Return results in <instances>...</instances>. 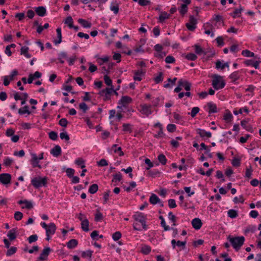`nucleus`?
<instances>
[{
  "label": "nucleus",
  "mask_w": 261,
  "mask_h": 261,
  "mask_svg": "<svg viewBox=\"0 0 261 261\" xmlns=\"http://www.w3.org/2000/svg\"><path fill=\"white\" fill-rule=\"evenodd\" d=\"M227 240L236 251H238L244 244L245 238L243 236L233 237L229 236L227 237Z\"/></svg>",
  "instance_id": "f257e3e1"
},
{
  "label": "nucleus",
  "mask_w": 261,
  "mask_h": 261,
  "mask_svg": "<svg viewBox=\"0 0 261 261\" xmlns=\"http://www.w3.org/2000/svg\"><path fill=\"white\" fill-rule=\"evenodd\" d=\"M212 77L213 78L212 85L215 89L218 90L225 87L226 83L223 79V76L218 74H213Z\"/></svg>",
  "instance_id": "f03ea898"
},
{
  "label": "nucleus",
  "mask_w": 261,
  "mask_h": 261,
  "mask_svg": "<svg viewBox=\"0 0 261 261\" xmlns=\"http://www.w3.org/2000/svg\"><path fill=\"white\" fill-rule=\"evenodd\" d=\"M47 177H44L42 178L40 176L34 177L31 180L32 185L36 189H38L42 186L46 187L47 181Z\"/></svg>",
  "instance_id": "7ed1b4c3"
},
{
  "label": "nucleus",
  "mask_w": 261,
  "mask_h": 261,
  "mask_svg": "<svg viewBox=\"0 0 261 261\" xmlns=\"http://www.w3.org/2000/svg\"><path fill=\"white\" fill-rule=\"evenodd\" d=\"M130 103V98L127 96H122L119 102L117 108L122 110V112L129 111V105Z\"/></svg>",
  "instance_id": "20e7f679"
},
{
  "label": "nucleus",
  "mask_w": 261,
  "mask_h": 261,
  "mask_svg": "<svg viewBox=\"0 0 261 261\" xmlns=\"http://www.w3.org/2000/svg\"><path fill=\"white\" fill-rule=\"evenodd\" d=\"M135 222L140 223L141 224L143 229L146 230L147 229L146 225V218L143 213L136 212L133 216Z\"/></svg>",
  "instance_id": "39448f33"
},
{
  "label": "nucleus",
  "mask_w": 261,
  "mask_h": 261,
  "mask_svg": "<svg viewBox=\"0 0 261 261\" xmlns=\"http://www.w3.org/2000/svg\"><path fill=\"white\" fill-rule=\"evenodd\" d=\"M182 3L180 7L178 8V10L181 15L184 16L188 12V5H189L191 1V0H178Z\"/></svg>",
  "instance_id": "423d86ee"
},
{
  "label": "nucleus",
  "mask_w": 261,
  "mask_h": 261,
  "mask_svg": "<svg viewBox=\"0 0 261 261\" xmlns=\"http://www.w3.org/2000/svg\"><path fill=\"white\" fill-rule=\"evenodd\" d=\"M197 20L192 15L189 17V22L186 24L187 29L190 31H193L196 28Z\"/></svg>",
  "instance_id": "0eeeda50"
},
{
  "label": "nucleus",
  "mask_w": 261,
  "mask_h": 261,
  "mask_svg": "<svg viewBox=\"0 0 261 261\" xmlns=\"http://www.w3.org/2000/svg\"><path fill=\"white\" fill-rule=\"evenodd\" d=\"M51 250L49 247H45L43 249L42 252L41 253L39 257L38 258V260L43 261L46 260L47 259V256Z\"/></svg>",
  "instance_id": "6e6552de"
},
{
  "label": "nucleus",
  "mask_w": 261,
  "mask_h": 261,
  "mask_svg": "<svg viewBox=\"0 0 261 261\" xmlns=\"http://www.w3.org/2000/svg\"><path fill=\"white\" fill-rule=\"evenodd\" d=\"M11 175L9 173H2L0 174V182L4 185L11 182Z\"/></svg>",
  "instance_id": "1a4fd4ad"
},
{
  "label": "nucleus",
  "mask_w": 261,
  "mask_h": 261,
  "mask_svg": "<svg viewBox=\"0 0 261 261\" xmlns=\"http://www.w3.org/2000/svg\"><path fill=\"white\" fill-rule=\"evenodd\" d=\"M196 133L198 134L201 138L204 139L205 138H210L212 137V133L210 132H206L204 129L201 128H197L196 129Z\"/></svg>",
  "instance_id": "9d476101"
},
{
  "label": "nucleus",
  "mask_w": 261,
  "mask_h": 261,
  "mask_svg": "<svg viewBox=\"0 0 261 261\" xmlns=\"http://www.w3.org/2000/svg\"><path fill=\"white\" fill-rule=\"evenodd\" d=\"M193 227L196 230L199 229L202 226V222L198 218L193 219L191 222Z\"/></svg>",
  "instance_id": "9b49d317"
},
{
  "label": "nucleus",
  "mask_w": 261,
  "mask_h": 261,
  "mask_svg": "<svg viewBox=\"0 0 261 261\" xmlns=\"http://www.w3.org/2000/svg\"><path fill=\"white\" fill-rule=\"evenodd\" d=\"M178 85L179 86L183 87L185 90L189 91L191 89V84L187 81H184L182 79H180L178 82Z\"/></svg>",
  "instance_id": "f8f14e48"
},
{
  "label": "nucleus",
  "mask_w": 261,
  "mask_h": 261,
  "mask_svg": "<svg viewBox=\"0 0 261 261\" xmlns=\"http://www.w3.org/2000/svg\"><path fill=\"white\" fill-rule=\"evenodd\" d=\"M32 159L30 161L31 164L33 167H37L39 168H41V166L39 164V161L38 156L35 153H31Z\"/></svg>",
  "instance_id": "ddd939ff"
},
{
  "label": "nucleus",
  "mask_w": 261,
  "mask_h": 261,
  "mask_svg": "<svg viewBox=\"0 0 261 261\" xmlns=\"http://www.w3.org/2000/svg\"><path fill=\"white\" fill-rule=\"evenodd\" d=\"M260 61H253L252 60H247L244 61V64L247 66H252L255 69H257L259 67V64Z\"/></svg>",
  "instance_id": "4468645a"
},
{
  "label": "nucleus",
  "mask_w": 261,
  "mask_h": 261,
  "mask_svg": "<svg viewBox=\"0 0 261 261\" xmlns=\"http://www.w3.org/2000/svg\"><path fill=\"white\" fill-rule=\"evenodd\" d=\"M113 91L114 88L111 87V88H106L105 89L101 90L99 94L101 96L105 95L106 98H108V96L111 94Z\"/></svg>",
  "instance_id": "2eb2a0df"
},
{
  "label": "nucleus",
  "mask_w": 261,
  "mask_h": 261,
  "mask_svg": "<svg viewBox=\"0 0 261 261\" xmlns=\"http://www.w3.org/2000/svg\"><path fill=\"white\" fill-rule=\"evenodd\" d=\"M56 228L57 227L55 223H50L46 229V234H54L56 232Z\"/></svg>",
  "instance_id": "dca6fc26"
},
{
  "label": "nucleus",
  "mask_w": 261,
  "mask_h": 261,
  "mask_svg": "<svg viewBox=\"0 0 261 261\" xmlns=\"http://www.w3.org/2000/svg\"><path fill=\"white\" fill-rule=\"evenodd\" d=\"M145 72H143L142 69L136 70L134 71L133 79L135 81H140L142 80V76L144 75Z\"/></svg>",
  "instance_id": "f3484780"
},
{
  "label": "nucleus",
  "mask_w": 261,
  "mask_h": 261,
  "mask_svg": "<svg viewBox=\"0 0 261 261\" xmlns=\"http://www.w3.org/2000/svg\"><path fill=\"white\" fill-rule=\"evenodd\" d=\"M151 106L150 105H143L142 106L141 112L142 114H145L147 116L151 114L152 111L151 110Z\"/></svg>",
  "instance_id": "a211bd4d"
},
{
  "label": "nucleus",
  "mask_w": 261,
  "mask_h": 261,
  "mask_svg": "<svg viewBox=\"0 0 261 261\" xmlns=\"http://www.w3.org/2000/svg\"><path fill=\"white\" fill-rule=\"evenodd\" d=\"M50 153L55 156H58L61 154V148L59 145H56L50 150Z\"/></svg>",
  "instance_id": "6ab92c4d"
},
{
  "label": "nucleus",
  "mask_w": 261,
  "mask_h": 261,
  "mask_svg": "<svg viewBox=\"0 0 261 261\" xmlns=\"http://www.w3.org/2000/svg\"><path fill=\"white\" fill-rule=\"evenodd\" d=\"M149 201L151 204L153 205L161 202V200L155 194L151 195Z\"/></svg>",
  "instance_id": "aec40b11"
},
{
  "label": "nucleus",
  "mask_w": 261,
  "mask_h": 261,
  "mask_svg": "<svg viewBox=\"0 0 261 261\" xmlns=\"http://www.w3.org/2000/svg\"><path fill=\"white\" fill-rule=\"evenodd\" d=\"M207 106L208 109V112L210 114L217 112V107L216 104L210 102L207 103Z\"/></svg>",
  "instance_id": "412c9836"
},
{
  "label": "nucleus",
  "mask_w": 261,
  "mask_h": 261,
  "mask_svg": "<svg viewBox=\"0 0 261 261\" xmlns=\"http://www.w3.org/2000/svg\"><path fill=\"white\" fill-rule=\"evenodd\" d=\"M35 11L37 14L40 16H44L46 14V9L43 6L35 8Z\"/></svg>",
  "instance_id": "4be33fe9"
},
{
  "label": "nucleus",
  "mask_w": 261,
  "mask_h": 261,
  "mask_svg": "<svg viewBox=\"0 0 261 261\" xmlns=\"http://www.w3.org/2000/svg\"><path fill=\"white\" fill-rule=\"evenodd\" d=\"M193 47L194 48L195 52L197 55H205L206 54V52L202 48H201L199 45L195 44L193 46Z\"/></svg>",
  "instance_id": "5701e85b"
},
{
  "label": "nucleus",
  "mask_w": 261,
  "mask_h": 261,
  "mask_svg": "<svg viewBox=\"0 0 261 261\" xmlns=\"http://www.w3.org/2000/svg\"><path fill=\"white\" fill-rule=\"evenodd\" d=\"M78 244V241L76 239H71L67 243V246L69 249L74 248Z\"/></svg>",
  "instance_id": "b1692460"
},
{
  "label": "nucleus",
  "mask_w": 261,
  "mask_h": 261,
  "mask_svg": "<svg viewBox=\"0 0 261 261\" xmlns=\"http://www.w3.org/2000/svg\"><path fill=\"white\" fill-rule=\"evenodd\" d=\"M89 221L87 218H85V220L81 222V228L82 230L85 232L89 231Z\"/></svg>",
  "instance_id": "393cba45"
},
{
  "label": "nucleus",
  "mask_w": 261,
  "mask_h": 261,
  "mask_svg": "<svg viewBox=\"0 0 261 261\" xmlns=\"http://www.w3.org/2000/svg\"><path fill=\"white\" fill-rule=\"evenodd\" d=\"M170 15L168 14L166 12H163L161 13L159 16L160 22L163 23L164 22L165 19L169 18Z\"/></svg>",
  "instance_id": "a878e982"
},
{
  "label": "nucleus",
  "mask_w": 261,
  "mask_h": 261,
  "mask_svg": "<svg viewBox=\"0 0 261 261\" xmlns=\"http://www.w3.org/2000/svg\"><path fill=\"white\" fill-rule=\"evenodd\" d=\"M225 67H229V63L228 62L222 64L220 61H218L216 63V68L217 69L221 68L224 69Z\"/></svg>",
  "instance_id": "bb28decb"
},
{
  "label": "nucleus",
  "mask_w": 261,
  "mask_h": 261,
  "mask_svg": "<svg viewBox=\"0 0 261 261\" xmlns=\"http://www.w3.org/2000/svg\"><path fill=\"white\" fill-rule=\"evenodd\" d=\"M159 219L161 220V225L164 227L165 231H168L171 229V227H170L168 225H167L165 222V220L164 217L162 216H159Z\"/></svg>",
  "instance_id": "cd10ccee"
},
{
  "label": "nucleus",
  "mask_w": 261,
  "mask_h": 261,
  "mask_svg": "<svg viewBox=\"0 0 261 261\" xmlns=\"http://www.w3.org/2000/svg\"><path fill=\"white\" fill-rule=\"evenodd\" d=\"M226 112L227 113L224 116V120L228 123L231 121L233 116L228 110H227Z\"/></svg>",
  "instance_id": "c85d7f7f"
},
{
  "label": "nucleus",
  "mask_w": 261,
  "mask_h": 261,
  "mask_svg": "<svg viewBox=\"0 0 261 261\" xmlns=\"http://www.w3.org/2000/svg\"><path fill=\"white\" fill-rule=\"evenodd\" d=\"M7 236L11 241L14 240L16 238L15 229H12L10 230L8 232Z\"/></svg>",
  "instance_id": "c756f323"
},
{
  "label": "nucleus",
  "mask_w": 261,
  "mask_h": 261,
  "mask_svg": "<svg viewBox=\"0 0 261 261\" xmlns=\"http://www.w3.org/2000/svg\"><path fill=\"white\" fill-rule=\"evenodd\" d=\"M247 121L245 120H243L241 121V126L246 130L252 132V128L251 125H247Z\"/></svg>",
  "instance_id": "7c9ffc66"
},
{
  "label": "nucleus",
  "mask_w": 261,
  "mask_h": 261,
  "mask_svg": "<svg viewBox=\"0 0 261 261\" xmlns=\"http://www.w3.org/2000/svg\"><path fill=\"white\" fill-rule=\"evenodd\" d=\"M78 22L84 28H90L91 27V23L85 19H79Z\"/></svg>",
  "instance_id": "2f4dec72"
},
{
  "label": "nucleus",
  "mask_w": 261,
  "mask_h": 261,
  "mask_svg": "<svg viewBox=\"0 0 261 261\" xmlns=\"http://www.w3.org/2000/svg\"><path fill=\"white\" fill-rule=\"evenodd\" d=\"M18 113L20 115H23L25 113L30 115L31 112L29 110V107L28 106H25L23 108H20L18 110Z\"/></svg>",
  "instance_id": "473e14b6"
},
{
  "label": "nucleus",
  "mask_w": 261,
  "mask_h": 261,
  "mask_svg": "<svg viewBox=\"0 0 261 261\" xmlns=\"http://www.w3.org/2000/svg\"><path fill=\"white\" fill-rule=\"evenodd\" d=\"M57 37L58 38V40H55L54 43L56 44H58L62 42V33H61V29L60 28H58L57 30Z\"/></svg>",
  "instance_id": "72a5a7b5"
},
{
  "label": "nucleus",
  "mask_w": 261,
  "mask_h": 261,
  "mask_svg": "<svg viewBox=\"0 0 261 261\" xmlns=\"http://www.w3.org/2000/svg\"><path fill=\"white\" fill-rule=\"evenodd\" d=\"M229 77L232 80V82L233 83H235V82L238 80L239 77V71H234L232 72L229 76Z\"/></svg>",
  "instance_id": "f704fd0d"
},
{
  "label": "nucleus",
  "mask_w": 261,
  "mask_h": 261,
  "mask_svg": "<svg viewBox=\"0 0 261 261\" xmlns=\"http://www.w3.org/2000/svg\"><path fill=\"white\" fill-rule=\"evenodd\" d=\"M29 48L26 46L22 47L21 48V55H23L27 58H30L31 56L28 53Z\"/></svg>",
  "instance_id": "c9c22d12"
},
{
  "label": "nucleus",
  "mask_w": 261,
  "mask_h": 261,
  "mask_svg": "<svg viewBox=\"0 0 261 261\" xmlns=\"http://www.w3.org/2000/svg\"><path fill=\"white\" fill-rule=\"evenodd\" d=\"M103 219L102 214L100 212V211L97 209L96 210V214H95L94 220L96 222L100 221Z\"/></svg>",
  "instance_id": "e433bc0d"
},
{
  "label": "nucleus",
  "mask_w": 261,
  "mask_h": 261,
  "mask_svg": "<svg viewBox=\"0 0 261 261\" xmlns=\"http://www.w3.org/2000/svg\"><path fill=\"white\" fill-rule=\"evenodd\" d=\"M228 216L231 218H235L238 217V214L237 211L231 209L227 212Z\"/></svg>",
  "instance_id": "4c0bfd02"
},
{
  "label": "nucleus",
  "mask_w": 261,
  "mask_h": 261,
  "mask_svg": "<svg viewBox=\"0 0 261 261\" xmlns=\"http://www.w3.org/2000/svg\"><path fill=\"white\" fill-rule=\"evenodd\" d=\"M158 159L159 161L161 163V164L163 165H165L167 163V159L165 155L163 154H160L159 155L158 157Z\"/></svg>",
  "instance_id": "58836bf2"
},
{
  "label": "nucleus",
  "mask_w": 261,
  "mask_h": 261,
  "mask_svg": "<svg viewBox=\"0 0 261 261\" xmlns=\"http://www.w3.org/2000/svg\"><path fill=\"white\" fill-rule=\"evenodd\" d=\"M163 73L162 72L159 73L158 75L154 78V81L156 84H159L163 81Z\"/></svg>",
  "instance_id": "ea45409f"
},
{
  "label": "nucleus",
  "mask_w": 261,
  "mask_h": 261,
  "mask_svg": "<svg viewBox=\"0 0 261 261\" xmlns=\"http://www.w3.org/2000/svg\"><path fill=\"white\" fill-rule=\"evenodd\" d=\"M242 55L243 56L246 57H255V55L253 53H252L247 49L243 50L242 51Z\"/></svg>",
  "instance_id": "a19ab883"
},
{
  "label": "nucleus",
  "mask_w": 261,
  "mask_h": 261,
  "mask_svg": "<svg viewBox=\"0 0 261 261\" xmlns=\"http://www.w3.org/2000/svg\"><path fill=\"white\" fill-rule=\"evenodd\" d=\"M98 189V186L97 184H92L89 189V192L91 194L95 193Z\"/></svg>",
  "instance_id": "79ce46f5"
},
{
  "label": "nucleus",
  "mask_w": 261,
  "mask_h": 261,
  "mask_svg": "<svg viewBox=\"0 0 261 261\" xmlns=\"http://www.w3.org/2000/svg\"><path fill=\"white\" fill-rule=\"evenodd\" d=\"M75 163L78 165V166H81V168L82 169H84L85 168V161L84 160L82 159V158H78L75 161Z\"/></svg>",
  "instance_id": "37998d69"
},
{
  "label": "nucleus",
  "mask_w": 261,
  "mask_h": 261,
  "mask_svg": "<svg viewBox=\"0 0 261 261\" xmlns=\"http://www.w3.org/2000/svg\"><path fill=\"white\" fill-rule=\"evenodd\" d=\"M73 19L70 16L67 17L65 21V23L68 24L70 29H72V27H73Z\"/></svg>",
  "instance_id": "c03bdc74"
},
{
  "label": "nucleus",
  "mask_w": 261,
  "mask_h": 261,
  "mask_svg": "<svg viewBox=\"0 0 261 261\" xmlns=\"http://www.w3.org/2000/svg\"><path fill=\"white\" fill-rule=\"evenodd\" d=\"M136 2H138V4L141 6H145L150 4L151 2L149 0H133Z\"/></svg>",
  "instance_id": "a18cd8bd"
},
{
  "label": "nucleus",
  "mask_w": 261,
  "mask_h": 261,
  "mask_svg": "<svg viewBox=\"0 0 261 261\" xmlns=\"http://www.w3.org/2000/svg\"><path fill=\"white\" fill-rule=\"evenodd\" d=\"M243 111H244V112H245L247 113H249V110L246 107L240 109V110L238 111L235 109L233 110V112L235 115H237L239 114H242L243 112Z\"/></svg>",
  "instance_id": "49530a36"
},
{
  "label": "nucleus",
  "mask_w": 261,
  "mask_h": 261,
  "mask_svg": "<svg viewBox=\"0 0 261 261\" xmlns=\"http://www.w3.org/2000/svg\"><path fill=\"white\" fill-rule=\"evenodd\" d=\"M141 251L144 254H148L151 251V248L149 246L145 245L142 247Z\"/></svg>",
  "instance_id": "de8ad7c7"
},
{
  "label": "nucleus",
  "mask_w": 261,
  "mask_h": 261,
  "mask_svg": "<svg viewBox=\"0 0 261 261\" xmlns=\"http://www.w3.org/2000/svg\"><path fill=\"white\" fill-rule=\"evenodd\" d=\"M186 58L188 60L195 61L197 59V56L193 53H189L186 56Z\"/></svg>",
  "instance_id": "09e8293b"
},
{
  "label": "nucleus",
  "mask_w": 261,
  "mask_h": 261,
  "mask_svg": "<svg viewBox=\"0 0 261 261\" xmlns=\"http://www.w3.org/2000/svg\"><path fill=\"white\" fill-rule=\"evenodd\" d=\"M199 108L197 107H194L192 109L191 113H189V114H190L192 118H194L196 114L199 112Z\"/></svg>",
  "instance_id": "8fccbe9b"
},
{
  "label": "nucleus",
  "mask_w": 261,
  "mask_h": 261,
  "mask_svg": "<svg viewBox=\"0 0 261 261\" xmlns=\"http://www.w3.org/2000/svg\"><path fill=\"white\" fill-rule=\"evenodd\" d=\"M216 177L218 179H221L222 182H224L225 181V179L224 178L223 173L220 170L217 171Z\"/></svg>",
  "instance_id": "3c124183"
},
{
  "label": "nucleus",
  "mask_w": 261,
  "mask_h": 261,
  "mask_svg": "<svg viewBox=\"0 0 261 261\" xmlns=\"http://www.w3.org/2000/svg\"><path fill=\"white\" fill-rule=\"evenodd\" d=\"M167 129L169 132L173 133L176 129V126L174 124H169L167 126Z\"/></svg>",
  "instance_id": "603ef678"
},
{
  "label": "nucleus",
  "mask_w": 261,
  "mask_h": 261,
  "mask_svg": "<svg viewBox=\"0 0 261 261\" xmlns=\"http://www.w3.org/2000/svg\"><path fill=\"white\" fill-rule=\"evenodd\" d=\"M17 251V248L15 247H12L9 249L8 250L6 255L7 256H11L14 254Z\"/></svg>",
  "instance_id": "864d4df0"
},
{
  "label": "nucleus",
  "mask_w": 261,
  "mask_h": 261,
  "mask_svg": "<svg viewBox=\"0 0 261 261\" xmlns=\"http://www.w3.org/2000/svg\"><path fill=\"white\" fill-rule=\"evenodd\" d=\"M37 239H38V236L37 234L31 235L28 238V240L30 244H31L33 242H36L37 240Z\"/></svg>",
  "instance_id": "5fc2aeb1"
},
{
  "label": "nucleus",
  "mask_w": 261,
  "mask_h": 261,
  "mask_svg": "<svg viewBox=\"0 0 261 261\" xmlns=\"http://www.w3.org/2000/svg\"><path fill=\"white\" fill-rule=\"evenodd\" d=\"M241 14V10H238V9H235L234 11L230 14V15L232 16L233 18H235L237 17H240V14Z\"/></svg>",
  "instance_id": "6e6d98bb"
},
{
  "label": "nucleus",
  "mask_w": 261,
  "mask_h": 261,
  "mask_svg": "<svg viewBox=\"0 0 261 261\" xmlns=\"http://www.w3.org/2000/svg\"><path fill=\"white\" fill-rule=\"evenodd\" d=\"M49 138L53 140H56L58 138V134L57 133L51 131L49 133Z\"/></svg>",
  "instance_id": "4d7b16f0"
},
{
  "label": "nucleus",
  "mask_w": 261,
  "mask_h": 261,
  "mask_svg": "<svg viewBox=\"0 0 261 261\" xmlns=\"http://www.w3.org/2000/svg\"><path fill=\"white\" fill-rule=\"evenodd\" d=\"M253 171V170L251 166H250L249 168H246L245 171V177H247L248 178H251L252 172Z\"/></svg>",
  "instance_id": "13d9d810"
},
{
  "label": "nucleus",
  "mask_w": 261,
  "mask_h": 261,
  "mask_svg": "<svg viewBox=\"0 0 261 261\" xmlns=\"http://www.w3.org/2000/svg\"><path fill=\"white\" fill-rule=\"evenodd\" d=\"M122 176L120 173L116 174L114 175V177L112 179V182H117V181H119L121 180Z\"/></svg>",
  "instance_id": "bf43d9fd"
},
{
  "label": "nucleus",
  "mask_w": 261,
  "mask_h": 261,
  "mask_svg": "<svg viewBox=\"0 0 261 261\" xmlns=\"http://www.w3.org/2000/svg\"><path fill=\"white\" fill-rule=\"evenodd\" d=\"M121 237V233L120 231H116L112 236L113 239L115 241L119 240Z\"/></svg>",
  "instance_id": "052dcab7"
},
{
  "label": "nucleus",
  "mask_w": 261,
  "mask_h": 261,
  "mask_svg": "<svg viewBox=\"0 0 261 261\" xmlns=\"http://www.w3.org/2000/svg\"><path fill=\"white\" fill-rule=\"evenodd\" d=\"M104 80L105 83L109 86L113 87L112 86V81L110 79V77L108 76L107 75H106L104 76Z\"/></svg>",
  "instance_id": "680f3d73"
},
{
  "label": "nucleus",
  "mask_w": 261,
  "mask_h": 261,
  "mask_svg": "<svg viewBox=\"0 0 261 261\" xmlns=\"http://www.w3.org/2000/svg\"><path fill=\"white\" fill-rule=\"evenodd\" d=\"M21 95V99H20L21 100V104L23 105L25 103L29 96L27 93H22Z\"/></svg>",
  "instance_id": "e2e57ef3"
},
{
  "label": "nucleus",
  "mask_w": 261,
  "mask_h": 261,
  "mask_svg": "<svg viewBox=\"0 0 261 261\" xmlns=\"http://www.w3.org/2000/svg\"><path fill=\"white\" fill-rule=\"evenodd\" d=\"M60 137L62 140L65 139L66 141H68L70 139L69 135L66 132L60 133Z\"/></svg>",
  "instance_id": "0e129e2a"
},
{
  "label": "nucleus",
  "mask_w": 261,
  "mask_h": 261,
  "mask_svg": "<svg viewBox=\"0 0 261 261\" xmlns=\"http://www.w3.org/2000/svg\"><path fill=\"white\" fill-rule=\"evenodd\" d=\"M23 217V214L20 212H16L14 214V218L17 221L20 220Z\"/></svg>",
  "instance_id": "69168bd1"
},
{
  "label": "nucleus",
  "mask_w": 261,
  "mask_h": 261,
  "mask_svg": "<svg viewBox=\"0 0 261 261\" xmlns=\"http://www.w3.org/2000/svg\"><path fill=\"white\" fill-rule=\"evenodd\" d=\"M79 108L84 113H85L88 109V107L85 102L80 103Z\"/></svg>",
  "instance_id": "338daca9"
},
{
  "label": "nucleus",
  "mask_w": 261,
  "mask_h": 261,
  "mask_svg": "<svg viewBox=\"0 0 261 261\" xmlns=\"http://www.w3.org/2000/svg\"><path fill=\"white\" fill-rule=\"evenodd\" d=\"M165 62L167 63H173L175 62V59L173 56H168L166 58Z\"/></svg>",
  "instance_id": "774afa93"
}]
</instances>
